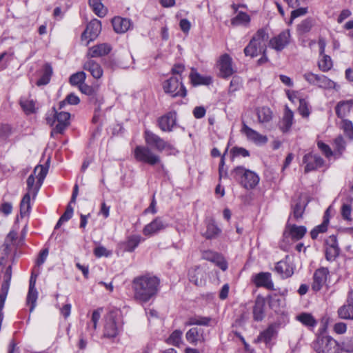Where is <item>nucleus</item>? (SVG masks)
Wrapping results in <instances>:
<instances>
[{"label":"nucleus","instance_id":"4d7b16f0","mask_svg":"<svg viewBox=\"0 0 353 353\" xmlns=\"http://www.w3.org/2000/svg\"><path fill=\"white\" fill-rule=\"evenodd\" d=\"M299 112L303 117H307L310 114L308 103L305 99H299Z\"/></svg>","mask_w":353,"mask_h":353},{"label":"nucleus","instance_id":"7ed1b4c3","mask_svg":"<svg viewBox=\"0 0 353 353\" xmlns=\"http://www.w3.org/2000/svg\"><path fill=\"white\" fill-rule=\"evenodd\" d=\"M312 347L316 353H340V345L328 335H318Z\"/></svg>","mask_w":353,"mask_h":353},{"label":"nucleus","instance_id":"de8ad7c7","mask_svg":"<svg viewBox=\"0 0 353 353\" xmlns=\"http://www.w3.org/2000/svg\"><path fill=\"white\" fill-rule=\"evenodd\" d=\"M341 128L349 139H353V124L352 121L347 119H342Z\"/></svg>","mask_w":353,"mask_h":353},{"label":"nucleus","instance_id":"052dcab7","mask_svg":"<svg viewBox=\"0 0 353 353\" xmlns=\"http://www.w3.org/2000/svg\"><path fill=\"white\" fill-rule=\"evenodd\" d=\"M94 254L97 257H101V256L108 257L112 254V252L110 250H108L103 246H98L94 248Z\"/></svg>","mask_w":353,"mask_h":353},{"label":"nucleus","instance_id":"412c9836","mask_svg":"<svg viewBox=\"0 0 353 353\" xmlns=\"http://www.w3.org/2000/svg\"><path fill=\"white\" fill-rule=\"evenodd\" d=\"M241 131L249 140L253 141L256 144H265L268 141L266 136L259 134L256 130L248 126L245 123L243 124Z\"/></svg>","mask_w":353,"mask_h":353},{"label":"nucleus","instance_id":"c85d7f7f","mask_svg":"<svg viewBox=\"0 0 353 353\" xmlns=\"http://www.w3.org/2000/svg\"><path fill=\"white\" fill-rule=\"evenodd\" d=\"M267 48L263 46H259L256 41H252L251 39L248 45L244 48V54L245 56L255 57L261 53L266 52Z\"/></svg>","mask_w":353,"mask_h":353},{"label":"nucleus","instance_id":"a211bd4d","mask_svg":"<svg viewBox=\"0 0 353 353\" xmlns=\"http://www.w3.org/2000/svg\"><path fill=\"white\" fill-rule=\"evenodd\" d=\"M252 281L258 288L263 287L268 290H274L272 276L269 272H260L255 274L252 278Z\"/></svg>","mask_w":353,"mask_h":353},{"label":"nucleus","instance_id":"7c9ffc66","mask_svg":"<svg viewBox=\"0 0 353 353\" xmlns=\"http://www.w3.org/2000/svg\"><path fill=\"white\" fill-rule=\"evenodd\" d=\"M52 68L49 63H45L41 70V77L37 80L36 84L38 86L47 85L52 74Z\"/></svg>","mask_w":353,"mask_h":353},{"label":"nucleus","instance_id":"e433bc0d","mask_svg":"<svg viewBox=\"0 0 353 353\" xmlns=\"http://www.w3.org/2000/svg\"><path fill=\"white\" fill-rule=\"evenodd\" d=\"M269 38L268 32L265 29L261 28L257 30V32L254 34L252 38V41H256L258 46L266 47V42Z\"/></svg>","mask_w":353,"mask_h":353},{"label":"nucleus","instance_id":"5fc2aeb1","mask_svg":"<svg viewBox=\"0 0 353 353\" xmlns=\"http://www.w3.org/2000/svg\"><path fill=\"white\" fill-rule=\"evenodd\" d=\"M79 98L77 95L71 93L66 97L65 100L59 103V109L63 108L66 103L70 105H77L79 103Z\"/></svg>","mask_w":353,"mask_h":353},{"label":"nucleus","instance_id":"603ef678","mask_svg":"<svg viewBox=\"0 0 353 353\" xmlns=\"http://www.w3.org/2000/svg\"><path fill=\"white\" fill-rule=\"evenodd\" d=\"M339 254V247L334 246H327L325 250V257L329 261H334L336 256Z\"/></svg>","mask_w":353,"mask_h":353},{"label":"nucleus","instance_id":"0eeeda50","mask_svg":"<svg viewBox=\"0 0 353 353\" xmlns=\"http://www.w3.org/2000/svg\"><path fill=\"white\" fill-rule=\"evenodd\" d=\"M144 139L147 145L154 147L159 152L165 150L169 152V154H172V152L175 150V148L172 144L165 141L159 135L154 134L150 130H145Z\"/></svg>","mask_w":353,"mask_h":353},{"label":"nucleus","instance_id":"5701e85b","mask_svg":"<svg viewBox=\"0 0 353 353\" xmlns=\"http://www.w3.org/2000/svg\"><path fill=\"white\" fill-rule=\"evenodd\" d=\"M232 63V58L228 54H225L221 57L219 60V70L222 77L227 78L234 73Z\"/></svg>","mask_w":353,"mask_h":353},{"label":"nucleus","instance_id":"a18cd8bd","mask_svg":"<svg viewBox=\"0 0 353 353\" xmlns=\"http://www.w3.org/2000/svg\"><path fill=\"white\" fill-rule=\"evenodd\" d=\"M350 105L348 101H340L335 108L336 115L341 119H343L347 112L350 111Z\"/></svg>","mask_w":353,"mask_h":353},{"label":"nucleus","instance_id":"72a5a7b5","mask_svg":"<svg viewBox=\"0 0 353 353\" xmlns=\"http://www.w3.org/2000/svg\"><path fill=\"white\" fill-rule=\"evenodd\" d=\"M144 241L140 235H132L128 237L125 242V250L127 252H133L139 243Z\"/></svg>","mask_w":353,"mask_h":353},{"label":"nucleus","instance_id":"ddd939ff","mask_svg":"<svg viewBox=\"0 0 353 353\" xmlns=\"http://www.w3.org/2000/svg\"><path fill=\"white\" fill-rule=\"evenodd\" d=\"M274 270L283 279L290 277L294 274V265L291 257L287 255L284 259L276 264Z\"/></svg>","mask_w":353,"mask_h":353},{"label":"nucleus","instance_id":"4be33fe9","mask_svg":"<svg viewBox=\"0 0 353 353\" xmlns=\"http://www.w3.org/2000/svg\"><path fill=\"white\" fill-rule=\"evenodd\" d=\"M112 24L114 30L118 34L126 32L132 26L130 19L121 17H114L112 19Z\"/></svg>","mask_w":353,"mask_h":353},{"label":"nucleus","instance_id":"3c124183","mask_svg":"<svg viewBox=\"0 0 353 353\" xmlns=\"http://www.w3.org/2000/svg\"><path fill=\"white\" fill-rule=\"evenodd\" d=\"M182 332L180 330L174 331L167 339L168 343L175 346H179L181 342Z\"/></svg>","mask_w":353,"mask_h":353},{"label":"nucleus","instance_id":"f8f14e48","mask_svg":"<svg viewBox=\"0 0 353 353\" xmlns=\"http://www.w3.org/2000/svg\"><path fill=\"white\" fill-rule=\"evenodd\" d=\"M101 31V23L98 19L92 20L86 27V29L82 33L81 40H88L85 46H88L89 43L94 41L99 34Z\"/></svg>","mask_w":353,"mask_h":353},{"label":"nucleus","instance_id":"f3484780","mask_svg":"<svg viewBox=\"0 0 353 353\" xmlns=\"http://www.w3.org/2000/svg\"><path fill=\"white\" fill-rule=\"evenodd\" d=\"M176 113L170 112L158 119V125L163 132H171L176 125Z\"/></svg>","mask_w":353,"mask_h":353},{"label":"nucleus","instance_id":"20e7f679","mask_svg":"<svg viewBox=\"0 0 353 353\" xmlns=\"http://www.w3.org/2000/svg\"><path fill=\"white\" fill-rule=\"evenodd\" d=\"M231 174L245 189H252L259 182V177L255 172L247 170L243 166L236 167L232 171Z\"/></svg>","mask_w":353,"mask_h":353},{"label":"nucleus","instance_id":"cd10ccee","mask_svg":"<svg viewBox=\"0 0 353 353\" xmlns=\"http://www.w3.org/2000/svg\"><path fill=\"white\" fill-rule=\"evenodd\" d=\"M330 208H328L323 216V223L316 226L310 232V235L312 239H316L319 233L325 232L327 230V225L330 221Z\"/></svg>","mask_w":353,"mask_h":353},{"label":"nucleus","instance_id":"6e6552de","mask_svg":"<svg viewBox=\"0 0 353 353\" xmlns=\"http://www.w3.org/2000/svg\"><path fill=\"white\" fill-rule=\"evenodd\" d=\"M180 80L177 77H172L165 81L163 83L164 92L172 97H185L187 91Z\"/></svg>","mask_w":353,"mask_h":353},{"label":"nucleus","instance_id":"a878e982","mask_svg":"<svg viewBox=\"0 0 353 353\" xmlns=\"http://www.w3.org/2000/svg\"><path fill=\"white\" fill-rule=\"evenodd\" d=\"M112 50V46L106 43L94 46L89 48L88 57H99L108 54Z\"/></svg>","mask_w":353,"mask_h":353},{"label":"nucleus","instance_id":"69168bd1","mask_svg":"<svg viewBox=\"0 0 353 353\" xmlns=\"http://www.w3.org/2000/svg\"><path fill=\"white\" fill-rule=\"evenodd\" d=\"M351 212H352V208L349 204H346V203L343 204V205L341 207V215H342L343 218L345 220H347V221L351 220V217H350Z\"/></svg>","mask_w":353,"mask_h":353},{"label":"nucleus","instance_id":"2eb2a0df","mask_svg":"<svg viewBox=\"0 0 353 353\" xmlns=\"http://www.w3.org/2000/svg\"><path fill=\"white\" fill-rule=\"evenodd\" d=\"M290 38V31L288 30H284L270 40V46L276 51H281L288 45Z\"/></svg>","mask_w":353,"mask_h":353},{"label":"nucleus","instance_id":"c756f323","mask_svg":"<svg viewBox=\"0 0 353 353\" xmlns=\"http://www.w3.org/2000/svg\"><path fill=\"white\" fill-rule=\"evenodd\" d=\"M206 231L203 236L207 239L216 238L221 232V230L216 225L213 219H210L207 221Z\"/></svg>","mask_w":353,"mask_h":353},{"label":"nucleus","instance_id":"6ab92c4d","mask_svg":"<svg viewBox=\"0 0 353 353\" xmlns=\"http://www.w3.org/2000/svg\"><path fill=\"white\" fill-rule=\"evenodd\" d=\"M307 203L301 197L293 199L291 204V219L299 221L302 219Z\"/></svg>","mask_w":353,"mask_h":353},{"label":"nucleus","instance_id":"9b49d317","mask_svg":"<svg viewBox=\"0 0 353 353\" xmlns=\"http://www.w3.org/2000/svg\"><path fill=\"white\" fill-rule=\"evenodd\" d=\"M304 172L308 173L321 168L324 160L318 154L309 152L303 156Z\"/></svg>","mask_w":353,"mask_h":353},{"label":"nucleus","instance_id":"c03bdc74","mask_svg":"<svg viewBox=\"0 0 353 353\" xmlns=\"http://www.w3.org/2000/svg\"><path fill=\"white\" fill-rule=\"evenodd\" d=\"M38 298V292L36 288H29L27 295V303L30 305V312H33L36 307V303Z\"/></svg>","mask_w":353,"mask_h":353},{"label":"nucleus","instance_id":"58836bf2","mask_svg":"<svg viewBox=\"0 0 353 353\" xmlns=\"http://www.w3.org/2000/svg\"><path fill=\"white\" fill-rule=\"evenodd\" d=\"M212 319L207 316H195L190 317L188 321L185 323L186 325H203L209 326Z\"/></svg>","mask_w":353,"mask_h":353},{"label":"nucleus","instance_id":"bf43d9fd","mask_svg":"<svg viewBox=\"0 0 353 353\" xmlns=\"http://www.w3.org/2000/svg\"><path fill=\"white\" fill-rule=\"evenodd\" d=\"M317 146H318L319 149L321 151V152L327 158H329L332 156V154H333L332 150H331L330 147L327 144L323 143L321 141H319L317 142Z\"/></svg>","mask_w":353,"mask_h":353},{"label":"nucleus","instance_id":"864d4df0","mask_svg":"<svg viewBox=\"0 0 353 353\" xmlns=\"http://www.w3.org/2000/svg\"><path fill=\"white\" fill-rule=\"evenodd\" d=\"M20 105L26 114H31L34 110V102L33 100L21 99Z\"/></svg>","mask_w":353,"mask_h":353},{"label":"nucleus","instance_id":"a19ab883","mask_svg":"<svg viewBox=\"0 0 353 353\" xmlns=\"http://www.w3.org/2000/svg\"><path fill=\"white\" fill-rule=\"evenodd\" d=\"M89 5L93 12L99 17H103L106 14V9L103 6L101 0H89Z\"/></svg>","mask_w":353,"mask_h":353},{"label":"nucleus","instance_id":"9d476101","mask_svg":"<svg viewBox=\"0 0 353 353\" xmlns=\"http://www.w3.org/2000/svg\"><path fill=\"white\" fill-rule=\"evenodd\" d=\"M291 216H289L283 232V239L287 240L290 238L293 241L301 239L307 232V228L303 225H296L290 223Z\"/></svg>","mask_w":353,"mask_h":353},{"label":"nucleus","instance_id":"c9c22d12","mask_svg":"<svg viewBox=\"0 0 353 353\" xmlns=\"http://www.w3.org/2000/svg\"><path fill=\"white\" fill-rule=\"evenodd\" d=\"M250 17L245 12L240 11L237 15L231 19V24L234 26H248L250 22Z\"/></svg>","mask_w":353,"mask_h":353},{"label":"nucleus","instance_id":"e2e57ef3","mask_svg":"<svg viewBox=\"0 0 353 353\" xmlns=\"http://www.w3.org/2000/svg\"><path fill=\"white\" fill-rule=\"evenodd\" d=\"M68 125L69 124L65 123L57 122L55 127L51 132V136L54 137L57 134H63Z\"/></svg>","mask_w":353,"mask_h":353},{"label":"nucleus","instance_id":"13d9d810","mask_svg":"<svg viewBox=\"0 0 353 353\" xmlns=\"http://www.w3.org/2000/svg\"><path fill=\"white\" fill-rule=\"evenodd\" d=\"M345 351L346 352H353V336L346 338L341 343L340 346V350Z\"/></svg>","mask_w":353,"mask_h":353},{"label":"nucleus","instance_id":"4c0bfd02","mask_svg":"<svg viewBox=\"0 0 353 353\" xmlns=\"http://www.w3.org/2000/svg\"><path fill=\"white\" fill-rule=\"evenodd\" d=\"M256 114L258 117L259 122L265 123L270 121L272 118V112L269 108L262 107L257 109Z\"/></svg>","mask_w":353,"mask_h":353},{"label":"nucleus","instance_id":"0e129e2a","mask_svg":"<svg viewBox=\"0 0 353 353\" xmlns=\"http://www.w3.org/2000/svg\"><path fill=\"white\" fill-rule=\"evenodd\" d=\"M241 85V81L239 77H234L230 83L229 91L230 92H235L238 90Z\"/></svg>","mask_w":353,"mask_h":353},{"label":"nucleus","instance_id":"79ce46f5","mask_svg":"<svg viewBox=\"0 0 353 353\" xmlns=\"http://www.w3.org/2000/svg\"><path fill=\"white\" fill-rule=\"evenodd\" d=\"M296 319L307 327H314L316 325V321L313 316L309 313H301L296 316Z\"/></svg>","mask_w":353,"mask_h":353},{"label":"nucleus","instance_id":"6e6d98bb","mask_svg":"<svg viewBox=\"0 0 353 353\" xmlns=\"http://www.w3.org/2000/svg\"><path fill=\"white\" fill-rule=\"evenodd\" d=\"M334 150L336 152L341 154L345 149V141L342 136H338L334 141Z\"/></svg>","mask_w":353,"mask_h":353},{"label":"nucleus","instance_id":"1a4fd4ad","mask_svg":"<svg viewBox=\"0 0 353 353\" xmlns=\"http://www.w3.org/2000/svg\"><path fill=\"white\" fill-rule=\"evenodd\" d=\"M304 79L310 85H316L323 89H335L336 83L323 74H317L307 72L303 74Z\"/></svg>","mask_w":353,"mask_h":353},{"label":"nucleus","instance_id":"ea45409f","mask_svg":"<svg viewBox=\"0 0 353 353\" xmlns=\"http://www.w3.org/2000/svg\"><path fill=\"white\" fill-rule=\"evenodd\" d=\"M54 119L52 120L50 118L47 119V122L49 124L52 125L54 122H59V123H65L67 124H70L69 119L70 117V114L68 112H61L59 113H57L55 110V108H54Z\"/></svg>","mask_w":353,"mask_h":353},{"label":"nucleus","instance_id":"2f4dec72","mask_svg":"<svg viewBox=\"0 0 353 353\" xmlns=\"http://www.w3.org/2000/svg\"><path fill=\"white\" fill-rule=\"evenodd\" d=\"M203 332L201 329L192 327L187 332L186 339L190 343L196 345L198 342L204 341Z\"/></svg>","mask_w":353,"mask_h":353},{"label":"nucleus","instance_id":"338daca9","mask_svg":"<svg viewBox=\"0 0 353 353\" xmlns=\"http://www.w3.org/2000/svg\"><path fill=\"white\" fill-rule=\"evenodd\" d=\"M219 255V254L217 252L211 250H206L203 252L202 257L205 260L214 262V261L217 259Z\"/></svg>","mask_w":353,"mask_h":353},{"label":"nucleus","instance_id":"423d86ee","mask_svg":"<svg viewBox=\"0 0 353 353\" xmlns=\"http://www.w3.org/2000/svg\"><path fill=\"white\" fill-rule=\"evenodd\" d=\"M137 161L153 166L161 162V157L154 153L148 146L137 145L133 151Z\"/></svg>","mask_w":353,"mask_h":353},{"label":"nucleus","instance_id":"8fccbe9b","mask_svg":"<svg viewBox=\"0 0 353 353\" xmlns=\"http://www.w3.org/2000/svg\"><path fill=\"white\" fill-rule=\"evenodd\" d=\"M313 24V20L310 18H307L299 24L297 30L300 34L307 33L311 30Z\"/></svg>","mask_w":353,"mask_h":353},{"label":"nucleus","instance_id":"f03ea898","mask_svg":"<svg viewBox=\"0 0 353 353\" xmlns=\"http://www.w3.org/2000/svg\"><path fill=\"white\" fill-rule=\"evenodd\" d=\"M122 328V319L119 310L110 311L105 317L103 336L106 338L116 337Z\"/></svg>","mask_w":353,"mask_h":353},{"label":"nucleus","instance_id":"09e8293b","mask_svg":"<svg viewBox=\"0 0 353 353\" xmlns=\"http://www.w3.org/2000/svg\"><path fill=\"white\" fill-rule=\"evenodd\" d=\"M86 78V74L84 72H78L72 74L70 77V83L73 85H80L83 83Z\"/></svg>","mask_w":353,"mask_h":353},{"label":"nucleus","instance_id":"39448f33","mask_svg":"<svg viewBox=\"0 0 353 353\" xmlns=\"http://www.w3.org/2000/svg\"><path fill=\"white\" fill-rule=\"evenodd\" d=\"M48 173V168L41 165H37L33 174H31L27 179V189L30 194H32L35 196L39 191L41 184L43 182Z\"/></svg>","mask_w":353,"mask_h":353},{"label":"nucleus","instance_id":"bb28decb","mask_svg":"<svg viewBox=\"0 0 353 353\" xmlns=\"http://www.w3.org/2000/svg\"><path fill=\"white\" fill-rule=\"evenodd\" d=\"M83 69L90 72L94 79H100L103 75L101 65L94 60L89 59L83 64Z\"/></svg>","mask_w":353,"mask_h":353},{"label":"nucleus","instance_id":"dca6fc26","mask_svg":"<svg viewBox=\"0 0 353 353\" xmlns=\"http://www.w3.org/2000/svg\"><path fill=\"white\" fill-rule=\"evenodd\" d=\"M329 271L326 268L317 269L313 275L312 288L314 291H319L326 283Z\"/></svg>","mask_w":353,"mask_h":353},{"label":"nucleus","instance_id":"f257e3e1","mask_svg":"<svg viewBox=\"0 0 353 353\" xmlns=\"http://www.w3.org/2000/svg\"><path fill=\"white\" fill-rule=\"evenodd\" d=\"M160 281L149 274L135 277L132 281L134 299L142 303H147L157 294Z\"/></svg>","mask_w":353,"mask_h":353},{"label":"nucleus","instance_id":"774afa93","mask_svg":"<svg viewBox=\"0 0 353 353\" xmlns=\"http://www.w3.org/2000/svg\"><path fill=\"white\" fill-rule=\"evenodd\" d=\"M232 152L234 157L242 156L246 157L250 155L249 151L243 148L234 147L232 148Z\"/></svg>","mask_w":353,"mask_h":353},{"label":"nucleus","instance_id":"680f3d73","mask_svg":"<svg viewBox=\"0 0 353 353\" xmlns=\"http://www.w3.org/2000/svg\"><path fill=\"white\" fill-rule=\"evenodd\" d=\"M102 308H99L93 311L91 318V323H92V328L94 330L97 329L98 322L101 318V313Z\"/></svg>","mask_w":353,"mask_h":353},{"label":"nucleus","instance_id":"b1692460","mask_svg":"<svg viewBox=\"0 0 353 353\" xmlns=\"http://www.w3.org/2000/svg\"><path fill=\"white\" fill-rule=\"evenodd\" d=\"M265 300L263 297L258 296L255 300L252 310L253 319L255 321H261L265 317Z\"/></svg>","mask_w":353,"mask_h":353},{"label":"nucleus","instance_id":"f704fd0d","mask_svg":"<svg viewBox=\"0 0 353 353\" xmlns=\"http://www.w3.org/2000/svg\"><path fill=\"white\" fill-rule=\"evenodd\" d=\"M190 78L194 85H210L212 81L210 77L201 76L194 70H192Z\"/></svg>","mask_w":353,"mask_h":353},{"label":"nucleus","instance_id":"393cba45","mask_svg":"<svg viewBox=\"0 0 353 353\" xmlns=\"http://www.w3.org/2000/svg\"><path fill=\"white\" fill-rule=\"evenodd\" d=\"M347 303L339 308L338 315L341 319H353V292L347 297Z\"/></svg>","mask_w":353,"mask_h":353},{"label":"nucleus","instance_id":"473e14b6","mask_svg":"<svg viewBox=\"0 0 353 353\" xmlns=\"http://www.w3.org/2000/svg\"><path fill=\"white\" fill-rule=\"evenodd\" d=\"M292 123L293 112L288 107H286L284 116L280 124V129L283 132H287L290 130Z\"/></svg>","mask_w":353,"mask_h":353},{"label":"nucleus","instance_id":"aec40b11","mask_svg":"<svg viewBox=\"0 0 353 353\" xmlns=\"http://www.w3.org/2000/svg\"><path fill=\"white\" fill-rule=\"evenodd\" d=\"M278 328V323H273L270 324L265 330L259 334L257 341L264 342L266 345H268L273 339L276 337Z\"/></svg>","mask_w":353,"mask_h":353},{"label":"nucleus","instance_id":"37998d69","mask_svg":"<svg viewBox=\"0 0 353 353\" xmlns=\"http://www.w3.org/2000/svg\"><path fill=\"white\" fill-rule=\"evenodd\" d=\"M31 208L30 205V195L29 193H26L20 203V214L21 216H25L30 212Z\"/></svg>","mask_w":353,"mask_h":353},{"label":"nucleus","instance_id":"4468645a","mask_svg":"<svg viewBox=\"0 0 353 353\" xmlns=\"http://www.w3.org/2000/svg\"><path fill=\"white\" fill-rule=\"evenodd\" d=\"M168 226V224L161 217H157L151 223L145 225L143 234L145 236H151L165 230Z\"/></svg>","mask_w":353,"mask_h":353},{"label":"nucleus","instance_id":"49530a36","mask_svg":"<svg viewBox=\"0 0 353 353\" xmlns=\"http://www.w3.org/2000/svg\"><path fill=\"white\" fill-rule=\"evenodd\" d=\"M319 69L323 72L329 71L332 67V61L330 56L323 54L321 59L318 63Z\"/></svg>","mask_w":353,"mask_h":353}]
</instances>
